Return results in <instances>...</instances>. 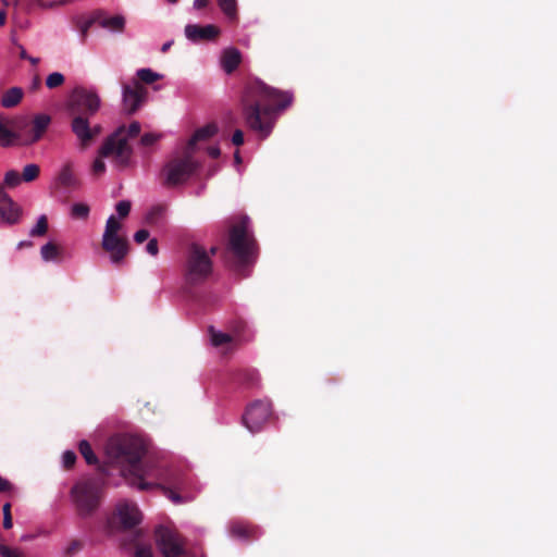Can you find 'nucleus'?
I'll return each mask as SVG.
<instances>
[{"instance_id":"1","label":"nucleus","mask_w":557,"mask_h":557,"mask_svg":"<svg viewBox=\"0 0 557 557\" xmlns=\"http://www.w3.org/2000/svg\"><path fill=\"white\" fill-rule=\"evenodd\" d=\"M104 451L109 463L116 465L132 486L141 491L157 487L175 505L194 500L186 475L159 466L154 460H144L147 447L139 437L115 434L109 437Z\"/></svg>"},{"instance_id":"2","label":"nucleus","mask_w":557,"mask_h":557,"mask_svg":"<svg viewBox=\"0 0 557 557\" xmlns=\"http://www.w3.org/2000/svg\"><path fill=\"white\" fill-rule=\"evenodd\" d=\"M293 102V95L274 89L255 79L246 85L242 95V115L247 127L267 138L277 120V113Z\"/></svg>"},{"instance_id":"3","label":"nucleus","mask_w":557,"mask_h":557,"mask_svg":"<svg viewBox=\"0 0 557 557\" xmlns=\"http://www.w3.org/2000/svg\"><path fill=\"white\" fill-rule=\"evenodd\" d=\"M101 100L95 90L86 87H72V133L77 138L81 150H86L99 138L100 124L90 125L89 119L98 112Z\"/></svg>"},{"instance_id":"4","label":"nucleus","mask_w":557,"mask_h":557,"mask_svg":"<svg viewBox=\"0 0 557 557\" xmlns=\"http://www.w3.org/2000/svg\"><path fill=\"white\" fill-rule=\"evenodd\" d=\"M116 519L123 535L121 536V546L131 550L134 557H154L150 544L145 540L143 530H136L140 523L143 515L136 504L133 502H121L115 510Z\"/></svg>"},{"instance_id":"5","label":"nucleus","mask_w":557,"mask_h":557,"mask_svg":"<svg viewBox=\"0 0 557 557\" xmlns=\"http://www.w3.org/2000/svg\"><path fill=\"white\" fill-rule=\"evenodd\" d=\"M213 273V259L206 247L191 243L186 248L183 262V280L186 286H200L206 284Z\"/></svg>"},{"instance_id":"6","label":"nucleus","mask_w":557,"mask_h":557,"mask_svg":"<svg viewBox=\"0 0 557 557\" xmlns=\"http://www.w3.org/2000/svg\"><path fill=\"white\" fill-rule=\"evenodd\" d=\"M256 242L247 232L245 222L234 224L228 234L226 249L234 258L236 269L243 270L248 263L252 262L255 256Z\"/></svg>"},{"instance_id":"7","label":"nucleus","mask_w":557,"mask_h":557,"mask_svg":"<svg viewBox=\"0 0 557 557\" xmlns=\"http://www.w3.org/2000/svg\"><path fill=\"white\" fill-rule=\"evenodd\" d=\"M123 132H126V127H119L106 139L99 150L100 158H97L96 161H94V173L101 174L106 172V164L102 158H109V156L114 157V161L117 165H127L133 150L128 143V138L122 137Z\"/></svg>"},{"instance_id":"8","label":"nucleus","mask_w":557,"mask_h":557,"mask_svg":"<svg viewBox=\"0 0 557 557\" xmlns=\"http://www.w3.org/2000/svg\"><path fill=\"white\" fill-rule=\"evenodd\" d=\"M200 164L194 159L193 152L188 149L184 157L172 158L161 171V180L164 187H176L184 184L199 169Z\"/></svg>"},{"instance_id":"9","label":"nucleus","mask_w":557,"mask_h":557,"mask_svg":"<svg viewBox=\"0 0 557 557\" xmlns=\"http://www.w3.org/2000/svg\"><path fill=\"white\" fill-rule=\"evenodd\" d=\"M95 23H98L101 27L108 28L112 32H123L126 20L123 15L107 16L102 9L91 12L88 16H82L75 23L81 34L82 42H85L88 32Z\"/></svg>"},{"instance_id":"10","label":"nucleus","mask_w":557,"mask_h":557,"mask_svg":"<svg viewBox=\"0 0 557 557\" xmlns=\"http://www.w3.org/2000/svg\"><path fill=\"white\" fill-rule=\"evenodd\" d=\"M99 491V483L95 481V479H88V481L77 483L75 487L72 488V498L75 499L79 513L85 516V513H90L91 510L98 507Z\"/></svg>"},{"instance_id":"11","label":"nucleus","mask_w":557,"mask_h":557,"mask_svg":"<svg viewBox=\"0 0 557 557\" xmlns=\"http://www.w3.org/2000/svg\"><path fill=\"white\" fill-rule=\"evenodd\" d=\"M272 414L269 400H255L249 404L243 414L244 425L251 432L261 431Z\"/></svg>"},{"instance_id":"12","label":"nucleus","mask_w":557,"mask_h":557,"mask_svg":"<svg viewBox=\"0 0 557 557\" xmlns=\"http://www.w3.org/2000/svg\"><path fill=\"white\" fill-rule=\"evenodd\" d=\"M157 546L164 557H180L184 554L183 545L176 531L171 528L159 525L154 529Z\"/></svg>"},{"instance_id":"13","label":"nucleus","mask_w":557,"mask_h":557,"mask_svg":"<svg viewBox=\"0 0 557 557\" xmlns=\"http://www.w3.org/2000/svg\"><path fill=\"white\" fill-rule=\"evenodd\" d=\"M147 89L134 79L132 85H122V108L127 114H134L146 100Z\"/></svg>"},{"instance_id":"14","label":"nucleus","mask_w":557,"mask_h":557,"mask_svg":"<svg viewBox=\"0 0 557 557\" xmlns=\"http://www.w3.org/2000/svg\"><path fill=\"white\" fill-rule=\"evenodd\" d=\"M22 120L0 113V147H12L22 144Z\"/></svg>"},{"instance_id":"15","label":"nucleus","mask_w":557,"mask_h":557,"mask_svg":"<svg viewBox=\"0 0 557 557\" xmlns=\"http://www.w3.org/2000/svg\"><path fill=\"white\" fill-rule=\"evenodd\" d=\"M221 34V29L215 24H186L185 26V36L190 41L200 42V41H212V39H216Z\"/></svg>"},{"instance_id":"16","label":"nucleus","mask_w":557,"mask_h":557,"mask_svg":"<svg viewBox=\"0 0 557 557\" xmlns=\"http://www.w3.org/2000/svg\"><path fill=\"white\" fill-rule=\"evenodd\" d=\"M50 116L47 114H37L29 132L22 131V145H32L38 141L50 124Z\"/></svg>"},{"instance_id":"17","label":"nucleus","mask_w":557,"mask_h":557,"mask_svg":"<svg viewBox=\"0 0 557 557\" xmlns=\"http://www.w3.org/2000/svg\"><path fill=\"white\" fill-rule=\"evenodd\" d=\"M104 251L110 253V259L113 263H121L129 251V244L126 236H113L109 244L101 243Z\"/></svg>"},{"instance_id":"18","label":"nucleus","mask_w":557,"mask_h":557,"mask_svg":"<svg viewBox=\"0 0 557 557\" xmlns=\"http://www.w3.org/2000/svg\"><path fill=\"white\" fill-rule=\"evenodd\" d=\"M22 213V208L12 198L10 203L0 205V221L7 224H16L21 220Z\"/></svg>"},{"instance_id":"19","label":"nucleus","mask_w":557,"mask_h":557,"mask_svg":"<svg viewBox=\"0 0 557 557\" xmlns=\"http://www.w3.org/2000/svg\"><path fill=\"white\" fill-rule=\"evenodd\" d=\"M243 61V55L237 48H227L223 50L222 57H221V64L222 69L226 73H232L234 70L240 65Z\"/></svg>"},{"instance_id":"20","label":"nucleus","mask_w":557,"mask_h":557,"mask_svg":"<svg viewBox=\"0 0 557 557\" xmlns=\"http://www.w3.org/2000/svg\"><path fill=\"white\" fill-rule=\"evenodd\" d=\"M259 532V528L253 525V523L248 522H233L231 523V534L236 536V539H257Z\"/></svg>"},{"instance_id":"21","label":"nucleus","mask_w":557,"mask_h":557,"mask_svg":"<svg viewBox=\"0 0 557 557\" xmlns=\"http://www.w3.org/2000/svg\"><path fill=\"white\" fill-rule=\"evenodd\" d=\"M219 132V127L214 123L206 124L203 127H199L194 132L189 143L188 148L193 151L196 144L199 143V140H207L212 138V136L216 135Z\"/></svg>"},{"instance_id":"22","label":"nucleus","mask_w":557,"mask_h":557,"mask_svg":"<svg viewBox=\"0 0 557 557\" xmlns=\"http://www.w3.org/2000/svg\"><path fill=\"white\" fill-rule=\"evenodd\" d=\"M63 250L60 245L54 242H48L40 249V256L46 262H54L58 261L62 255Z\"/></svg>"},{"instance_id":"23","label":"nucleus","mask_w":557,"mask_h":557,"mask_svg":"<svg viewBox=\"0 0 557 557\" xmlns=\"http://www.w3.org/2000/svg\"><path fill=\"white\" fill-rule=\"evenodd\" d=\"M22 98V88L12 87L2 95L0 103L3 108H14L21 102Z\"/></svg>"},{"instance_id":"24","label":"nucleus","mask_w":557,"mask_h":557,"mask_svg":"<svg viewBox=\"0 0 557 557\" xmlns=\"http://www.w3.org/2000/svg\"><path fill=\"white\" fill-rule=\"evenodd\" d=\"M122 224L114 215L108 218L101 243L109 244L114 236H117Z\"/></svg>"},{"instance_id":"25","label":"nucleus","mask_w":557,"mask_h":557,"mask_svg":"<svg viewBox=\"0 0 557 557\" xmlns=\"http://www.w3.org/2000/svg\"><path fill=\"white\" fill-rule=\"evenodd\" d=\"M218 5L224 15L234 23V21L238 20V11H237V0H216Z\"/></svg>"},{"instance_id":"26","label":"nucleus","mask_w":557,"mask_h":557,"mask_svg":"<svg viewBox=\"0 0 557 557\" xmlns=\"http://www.w3.org/2000/svg\"><path fill=\"white\" fill-rule=\"evenodd\" d=\"M211 343L214 347H221V345L230 344L233 337L228 333L218 332L213 325L208 327Z\"/></svg>"},{"instance_id":"27","label":"nucleus","mask_w":557,"mask_h":557,"mask_svg":"<svg viewBox=\"0 0 557 557\" xmlns=\"http://www.w3.org/2000/svg\"><path fill=\"white\" fill-rule=\"evenodd\" d=\"M165 210L166 207L161 205L151 207V209L145 215L146 224L151 226L158 225L159 221L162 220Z\"/></svg>"},{"instance_id":"28","label":"nucleus","mask_w":557,"mask_h":557,"mask_svg":"<svg viewBox=\"0 0 557 557\" xmlns=\"http://www.w3.org/2000/svg\"><path fill=\"white\" fill-rule=\"evenodd\" d=\"M78 449H79V453L82 454L84 460L88 465H98L99 463V459H98L96 453H94L88 441H81L78 444Z\"/></svg>"},{"instance_id":"29","label":"nucleus","mask_w":557,"mask_h":557,"mask_svg":"<svg viewBox=\"0 0 557 557\" xmlns=\"http://www.w3.org/2000/svg\"><path fill=\"white\" fill-rule=\"evenodd\" d=\"M136 76L139 83L144 84H152L156 81L161 79L162 75L158 74V72L152 71L150 67L138 69L136 72Z\"/></svg>"},{"instance_id":"30","label":"nucleus","mask_w":557,"mask_h":557,"mask_svg":"<svg viewBox=\"0 0 557 557\" xmlns=\"http://www.w3.org/2000/svg\"><path fill=\"white\" fill-rule=\"evenodd\" d=\"M48 232V219L45 214L38 216L36 224L29 230L30 237H42Z\"/></svg>"},{"instance_id":"31","label":"nucleus","mask_w":557,"mask_h":557,"mask_svg":"<svg viewBox=\"0 0 557 557\" xmlns=\"http://www.w3.org/2000/svg\"><path fill=\"white\" fill-rule=\"evenodd\" d=\"M39 174H40L39 165L36 163H28L23 168L21 176H22L23 182L30 183V182H34L35 180H37Z\"/></svg>"},{"instance_id":"32","label":"nucleus","mask_w":557,"mask_h":557,"mask_svg":"<svg viewBox=\"0 0 557 557\" xmlns=\"http://www.w3.org/2000/svg\"><path fill=\"white\" fill-rule=\"evenodd\" d=\"M3 182L7 187L15 188L23 182V180L17 171L9 170L4 174Z\"/></svg>"},{"instance_id":"33","label":"nucleus","mask_w":557,"mask_h":557,"mask_svg":"<svg viewBox=\"0 0 557 557\" xmlns=\"http://www.w3.org/2000/svg\"><path fill=\"white\" fill-rule=\"evenodd\" d=\"M90 207L85 202H75L72 205V218L87 219L89 218Z\"/></svg>"},{"instance_id":"34","label":"nucleus","mask_w":557,"mask_h":557,"mask_svg":"<svg viewBox=\"0 0 557 557\" xmlns=\"http://www.w3.org/2000/svg\"><path fill=\"white\" fill-rule=\"evenodd\" d=\"M65 82V77L62 73L53 72L46 78V86L50 89L61 86Z\"/></svg>"},{"instance_id":"35","label":"nucleus","mask_w":557,"mask_h":557,"mask_svg":"<svg viewBox=\"0 0 557 557\" xmlns=\"http://www.w3.org/2000/svg\"><path fill=\"white\" fill-rule=\"evenodd\" d=\"M115 209H116V212L120 218H126V216H128V214L132 210V202L125 201V199H124L123 201H119L116 203Z\"/></svg>"},{"instance_id":"36","label":"nucleus","mask_w":557,"mask_h":557,"mask_svg":"<svg viewBox=\"0 0 557 557\" xmlns=\"http://www.w3.org/2000/svg\"><path fill=\"white\" fill-rule=\"evenodd\" d=\"M3 511V528L11 529L13 525L12 516H11V504L5 503L2 508Z\"/></svg>"},{"instance_id":"37","label":"nucleus","mask_w":557,"mask_h":557,"mask_svg":"<svg viewBox=\"0 0 557 557\" xmlns=\"http://www.w3.org/2000/svg\"><path fill=\"white\" fill-rule=\"evenodd\" d=\"M258 381V373L253 370H246L243 372V382L246 385L253 386Z\"/></svg>"},{"instance_id":"38","label":"nucleus","mask_w":557,"mask_h":557,"mask_svg":"<svg viewBox=\"0 0 557 557\" xmlns=\"http://www.w3.org/2000/svg\"><path fill=\"white\" fill-rule=\"evenodd\" d=\"M0 555L2 557H23L18 549H13L5 545H0Z\"/></svg>"},{"instance_id":"39","label":"nucleus","mask_w":557,"mask_h":557,"mask_svg":"<svg viewBox=\"0 0 557 557\" xmlns=\"http://www.w3.org/2000/svg\"><path fill=\"white\" fill-rule=\"evenodd\" d=\"M141 129L138 121H133L127 127V138H135V136L139 135Z\"/></svg>"},{"instance_id":"40","label":"nucleus","mask_w":557,"mask_h":557,"mask_svg":"<svg viewBox=\"0 0 557 557\" xmlns=\"http://www.w3.org/2000/svg\"><path fill=\"white\" fill-rule=\"evenodd\" d=\"M160 138V135L157 134H144L140 138V143L143 146H152Z\"/></svg>"},{"instance_id":"41","label":"nucleus","mask_w":557,"mask_h":557,"mask_svg":"<svg viewBox=\"0 0 557 557\" xmlns=\"http://www.w3.org/2000/svg\"><path fill=\"white\" fill-rule=\"evenodd\" d=\"M149 237H150V232L147 231V228H141L140 231L135 232V234H134V240L137 244L145 243V240L149 239Z\"/></svg>"},{"instance_id":"42","label":"nucleus","mask_w":557,"mask_h":557,"mask_svg":"<svg viewBox=\"0 0 557 557\" xmlns=\"http://www.w3.org/2000/svg\"><path fill=\"white\" fill-rule=\"evenodd\" d=\"M232 143L234 146H243L245 143V135L240 128H236V131L233 132Z\"/></svg>"},{"instance_id":"43","label":"nucleus","mask_w":557,"mask_h":557,"mask_svg":"<svg viewBox=\"0 0 557 557\" xmlns=\"http://www.w3.org/2000/svg\"><path fill=\"white\" fill-rule=\"evenodd\" d=\"M146 251L149 252V255L151 256H157L159 252L158 239H149L146 245Z\"/></svg>"},{"instance_id":"44","label":"nucleus","mask_w":557,"mask_h":557,"mask_svg":"<svg viewBox=\"0 0 557 557\" xmlns=\"http://www.w3.org/2000/svg\"><path fill=\"white\" fill-rule=\"evenodd\" d=\"M12 488H13V486L10 483V481H8L7 479H4L0 475V493L10 492Z\"/></svg>"},{"instance_id":"45","label":"nucleus","mask_w":557,"mask_h":557,"mask_svg":"<svg viewBox=\"0 0 557 557\" xmlns=\"http://www.w3.org/2000/svg\"><path fill=\"white\" fill-rule=\"evenodd\" d=\"M10 195L4 190L3 186L0 184V205L10 203Z\"/></svg>"},{"instance_id":"46","label":"nucleus","mask_w":557,"mask_h":557,"mask_svg":"<svg viewBox=\"0 0 557 557\" xmlns=\"http://www.w3.org/2000/svg\"><path fill=\"white\" fill-rule=\"evenodd\" d=\"M42 7H53L66 2V0H38Z\"/></svg>"},{"instance_id":"47","label":"nucleus","mask_w":557,"mask_h":557,"mask_svg":"<svg viewBox=\"0 0 557 557\" xmlns=\"http://www.w3.org/2000/svg\"><path fill=\"white\" fill-rule=\"evenodd\" d=\"M207 152L212 158H219V156L221 154V149L219 146H210L207 148Z\"/></svg>"},{"instance_id":"48","label":"nucleus","mask_w":557,"mask_h":557,"mask_svg":"<svg viewBox=\"0 0 557 557\" xmlns=\"http://www.w3.org/2000/svg\"><path fill=\"white\" fill-rule=\"evenodd\" d=\"M210 5V0H194V7L197 10L206 9Z\"/></svg>"},{"instance_id":"49","label":"nucleus","mask_w":557,"mask_h":557,"mask_svg":"<svg viewBox=\"0 0 557 557\" xmlns=\"http://www.w3.org/2000/svg\"><path fill=\"white\" fill-rule=\"evenodd\" d=\"M59 180L63 185H66L69 183L70 176L67 174L66 168H64L63 171L60 173Z\"/></svg>"},{"instance_id":"50","label":"nucleus","mask_w":557,"mask_h":557,"mask_svg":"<svg viewBox=\"0 0 557 557\" xmlns=\"http://www.w3.org/2000/svg\"><path fill=\"white\" fill-rule=\"evenodd\" d=\"M40 85H41L40 77L38 75H35L32 81L30 88L33 90H37L40 87Z\"/></svg>"},{"instance_id":"51","label":"nucleus","mask_w":557,"mask_h":557,"mask_svg":"<svg viewBox=\"0 0 557 557\" xmlns=\"http://www.w3.org/2000/svg\"><path fill=\"white\" fill-rule=\"evenodd\" d=\"M62 462L65 468L70 467V450H65L62 455Z\"/></svg>"},{"instance_id":"52","label":"nucleus","mask_w":557,"mask_h":557,"mask_svg":"<svg viewBox=\"0 0 557 557\" xmlns=\"http://www.w3.org/2000/svg\"><path fill=\"white\" fill-rule=\"evenodd\" d=\"M7 22V12L4 10H0V27H2Z\"/></svg>"},{"instance_id":"53","label":"nucleus","mask_w":557,"mask_h":557,"mask_svg":"<svg viewBox=\"0 0 557 557\" xmlns=\"http://www.w3.org/2000/svg\"><path fill=\"white\" fill-rule=\"evenodd\" d=\"M172 45H173V41H166V42H164V44L162 45V47H161V51H162V53H165V51H169V49H171Z\"/></svg>"},{"instance_id":"54","label":"nucleus","mask_w":557,"mask_h":557,"mask_svg":"<svg viewBox=\"0 0 557 557\" xmlns=\"http://www.w3.org/2000/svg\"><path fill=\"white\" fill-rule=\"evenodd\" d=\"M20 58L28 60L29 55L27 54L25 48L23 46H20Z\"/></svg>"},{"instance_id":"55","label":"nucleus","mask_w":557,"mask_h":557,"mask_svg":"<svg viewBox=\"0 0 557 557\" xmlns=\"http://www.w3.org/2000/svg\"><path fill=\"white\" fill-rule=\"evenodd\" d=\"M219 248L216 246H213L208 250V253L210 255V258L212 259V256L216 255Z\"/></svg>"},{"instance_id":"56","label":"nucleus","mask_w":557,"mask_h":557,"mask_svg":"<svg viewBox=\"0 0 557 557\" xmlns=\"http://www.w3.org/2000/svg\"><path fill=\"white\" fill-rule=\"evenodd\" d=\"M29 246H32L30 242L22 240L18 243L17 248L29 247Z\"/></svg>"},{"instance_id":"57","label":"nucleus","mask_w":557,"mask_h":557,"mask_svg":"<svg viewBox=\"0 0 557 557\" xmlns=\"http://www.w3.org/2000/svg\"><path fill=\"white\" fill-rule=\"evenodd\" d=\"M28 61L33 64V65H37L38 62H39V59L38 58H34V57H29L28 58Z\"/></svg>"},{"instance_id":"58","label":"nucleus","mask_w":557,"mask_h":557,"mask_svg":"<svg viewBox=\"0 0 557 557\" xmlns=\"http://www.w3.org/2000/svg\"><path fill=\"white\" fill-rule=\"evenodd\" d=\"M234 159H235L236 162H242V156H240V152H238V150L234 154Z\"/></svg>"},{"instance_id":"59","label":"nucleus","mask_w":557,"mask_h":557,"mask_svg":"<svg viewBox=\"0 0 557 557\" xmlns=\"http://www.w3.org/2000/svg\"><path fill=\"white\" fill-rule=\"evenodd\" d=\"M81 545L77 544V542L72 541V550L79 549Z\"/></svg>"},{"instance_id":"60","label":"nucleus","mask_w":557,"mask_h":557,"mask_svg":"<svg viewBox=\"0 0 557 557\" xmlns=\"http://www.w3.org/2000/svg\"><path fill=\"white\" fill-rule=\"evenodd\" d=\"M75 460H76V455H75V453L72 451V465H74Z\"/></svg>"},{"instance_id":"61","label":"nucleus","mask_w":557,"mask_h":557,"mask_svg":"<svg viewBox=\"0 0 557 557\" xmlns=\"http://www.w3.org/2000/svg\"><path fill=\"white\" fill-rule=\"evenodd\" d=\"M2 4L8 5L9 4L8 0H2Z\"/></svg>"},{"instance_id":"62","label":"nucleus","mask_w":557,"mask_h":557,"mask_svg":"<svg viewBox=\"0 0 557 557\" xmlns=\"http://www.w3.org/2000/svg\"><path fill=\"white\" fill-rule=\"evenodd\" d=\"M170 2H177L178 0H169Z\"/></svg>"}]
</instances>
